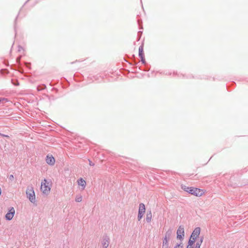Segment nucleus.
Listing matches in <instances>:
<instances>
[{"mask_svg": "<svg viewBox=\"0 0 248 248\" xmlns=\"http://www.w3.org/2000/svg\"><path fill=\"white\" fill-rule=\"evenodd\" d=\"M82 200V196L81 195H77L75 201L77 202H81Z\"/></svg>", "mask_w": 248, "mask_h": 248, "instance_id": "obj_17", "label": "nucleus"}, {"mask_svg": "<svg viewBox=\"0 0 248 248\" xmlns=\"http://www.w3.org/2000/svg\"><path fill=\"white\" fill-rule=\"evenodd\" d=\"M172 233V231L171 229H169L165 234V236L163 238H166L167 239L170 240L171 236Z\"/></svg>", "mask_w": 248, "mask_h": 248, "instance_id": "obj_11", "label": "nucleus"}, {"mask_svg": "<svg viewBox=\"0 0 248 248\" xmlns=\"http://www.w3.org/2000/svg\"><path fill=\"white\" fill-rule=\"evenodd\" d=\"M183 248V245H182V243H180V244H177L174 247V248Z\"/></svg>", "mask_w": 248, "mask_h": 248, "instance_id": "obj_19", "label": "nucleus"}, {"mask_svg": "<svg viewBox=\"0 0 248 248\" xmlns=\"http://www.w3.org/2000/svg\"><path fill=\"white\" fill-rule=\"evenodd\" d=\"M26 193L27 197L29 199V201L33 204L35 203V195L33 187L32 185H30L27 186Z\"/></svg>", "mask_w": 248, "mask_h": 248, "instance_id": "obj_2", "label": "nucleus"}, {"mask_svg": "<svg viewBox=\"0 0 248 248\" xmlns=\"http://www.w3.org/2000/svg\"><path fill=\"white\" fill-rule=\"evenodd\" d=\"M41 190L45 194H48L50 191V184L45 179L41 183Z\"/></svg>", "mask_w": 248, "mask_h": 248, "instance_id": "obj_3", "label": "nucleus"}, {"mask_svg": "<svg viewBox=\"0 0 248 248\" xmlns=\"http://www.w3.org/2000/svg\"><path fill=\"white\" fill-rule=\"evenodd\" d=\"M170 240L167 239L166 238H163L162 245L169 246V241Z\"/></svg>", "mask_w": 248, "mask_h": 248, "instance_id": "obj_16", "label": "nucleus"}, {"mask_svg": "<svg viewBox=\"0 0 248 248\" xmlns=\"http://www.w3.org/2000/svg\"><path fill=\"white\" fill-rule=\"evenodd\" d=\"M20 57L17 58V61H19V60H20Z\"/></svg>", "mask_w": 248, "mask_h": 248, "instance_id": "obj_27", "label": "nucleus"}, {"mask_svg": "<svg viewBox=\"0 0 248 248\" xmlns=\"http://www.w3.org/2000/svg\"><path fill=\"white\" fill-rule=\"evenodd\" d=\"M78 184L79 186H82L81 189L83 190L85 188L86 185V181L83 180L82 178H80L78 180Z\"/></svg>", "mask_w": 248, "mask_h": 248, "instance_id": "obj_10", "label": "nucleus"}, {"mask_svg": "<svg viewBox=\"0 0 248 248\" xmlns=\"http://www.w3.org/2000/svg\"><path fill=\"white\" fill-rule=\"evenodd\" d=\"M140 33H141L140 31H139L138 33V35H140Z\"/></svg>", "mask_w": 248, "mask_h": 248, "instance_id": "obj_28", "label": "nucleus"}, {"mask_svg": "<svg viewBox=\"0 0 248 248\" xmlns=\"http://www.w3.org/2000/svg\"><path fill=\"white\" fill-rule=\"evenodd\" d=\"M20 57L17 58V61H19V60H20Z\"/></svg>", "mask_w": 248, "mask_h": 248, "instance_id": "obj_26", "label": "nucleus"}, {"mask_svg": "<svg viewBox=\"0 0 248 248\" xmlns=\"http://www.w3.org/2000/svg\"><path fill=\"white\" fill-rule=\"evenodd\" d=\"M139 56L140 58L144 57L143 46L142 45L140 46L139 48Z\"/></svg>", "mask_w": 248, "mask_h": 248, "instance_id": "obj_13", "label": "nucleus"}, {"mask_svg": "<svg viewBox=\"0 0 248 248\" xmlns=\"http://www.w3.org/2000/svg\"><path fill=\"white\" fill-rule=\"evenodd\" d=\"M201 232V229L200 227L196 228L193 231L190 237L196 239L199 237Z\"/></svg>", "mask_w": 248, "mask_h": 248, "instance_id": "obj_8", "label": "nucleus"}, {"mask_svg": "<svg viewBox=\"0 0 248 248\" xmlns=\"http://www.w3.org/2000/svg\"><path fill=\"white\" fill-rule=\"evenodd\" d=\"M7 102L8 101V99L6 98H0V103L1 102Z\"/></svg>", "mask_w": 248, "mask_h": 248, "instance_id": "obj_18", "label": "nucleus"}, {"mask_svg": "<svg viewBox=\"0 0 248 248\" xmlns=\"http://www.w3.org/2000/svg\"><path fill=\"white\" fill-rule=\"evenodd\" d=\"M109 237L108 235H105L101 241V244L104 248H107L109 243Z\"/></svg>", "mask_w": 248, "mask_h": 248, "instance_id": "obj_7", "label": "nucleus"}, {"mask_svg": "<svg viewBox=\"0 0 248 248\" xmlns=\"http://www.w3.org/2000/svg\"><path fill=\"white\" fill-rule=\"evenodd\" d=\"M145 211V205L143 203H140L139 205L138 218L140 220L144 215Z\"/></svg>", "mask_w": 248, "mask_h": 248, "instance_id": "obj_5", "label": "nucleus"}, {"mask_svg": "<svg viewBox=\"0 0 248 248\" xmlns=\"http://www.w3.org/2000/svg\"><path fill=\"white\" fill-rule=\"evenodd\" d=\"M8 179H9V180H10L11 181H12L14 180V176L13 174H11V175H10L8 177Z\"/></svg>", "mask_w": 248, "mask_h": 248, "instance_id": "obj_20", "label": "nucleus"}, {"mask_svg": "<svg viewBox=\"0 0 248 248\" xmlns=\"http://www.w3.org/2000/svg\"><path fill=\"white\" fill-rule=\"evenodd\" d=\"M0 136H2V137H8V136L1 134L0 133Z\"/></svg>", "mask_w": 248, "mask_h": 248, "instance_id": "obj_25", "label": "nucleus"}, {"mask_svg": "<svg viewBox=\"0 0 248 248\" xmlns=\"http://www.w3.org/2000/svg\"><path fill=\"white\" fill-rule=\"evenodd\" d=\"M90 161V163H89V164L90 166H94V163H93L91 161Z\"/></svg>", "mask_w": 248, "mask_h": 248, "instance_id": "obj_23", "label": "nucleus"}, {"mask_svg": "<svg viewBox=\"0 0 248 248\" xmlns=\"http://www.w3.org/2000/svg\"><path fill=\"white\" fill-rule=\"evenodd\" d=\"M195 248H197V247H195Z\"/></svg>", "mask_w": 248, "mask_h": 248, "instance_id": "obj_30", "label": "nucleus"}, {"mask_svg": "<svg viewBox=\"0 0 248 248\" xmlns=\"http://www.w3.org/2000/svg\"><path fill=\"white\" fill-rule=\"evenodd\" d=\"M15 214V210L14 207H10L8 212L5 215V218L7 220H11L14 217V216Z\"/></svg>", "mask_w": 248, "mask_h": 248, "instance_id": "obj_6", "label": "nucleus"}, {"mask_svg": "<svg viewBox=\"0 0 248 248\" xmlns=\"http://www.w3.org/2000/svg\"><path fill=\"white\" fill-rule=\"evenodd\" d=\"M169 248V246H163L162 245V247L161 248Z\"/></svg>", "mask_w": 248, "mask_h": 248, "instance_id": "obj_24", "label": "nucleus"}, {"mask_svg": "<svg viewBox=\"0 0 248 248\" xmlns=\"http://www.w3.org/2000/svg\"><path fill=\"white\" fill-rule=\"evenodd\" d=\"M152 218V214L151 211L148 212L146 214V220L147 222H150Z\"/></svg>", "mask_w": 248, "mask_h": 248, "instance_id": "obj_12", "label": "nucleus"}, {"mask_svg": "<svg viewBox=\"0 0 248 248\" xmlns=\"http://www.w3.org/2000/svg\"><path fill=\"white\" fill-rule=\"evenodd\" d=\"M182 188L184 191L196 196L200 197L202 196L203 194V190L198 188L182 186Z\"/></svg>", "mask_w": 248, "mask_h": 248, "instance_id": "obj_1", "label": "nucleus"}, {"mask_svg": "<svg viewBox=\"0 0 248 248\" xmlns=\"http://www.w3.org/2000/svg\"><path fill=\"white\" fill-rule=\"evenodd\" d=\"M141 61L142 63L145 64V60L144 58V57H140Z\"/></svg>", "mask_w": 248, "mask_h": 248, "instance_id": "obj_21", "label": "nucleus"}, {"mask_svg": "<svg viewBox=\"0 0 248 248\" xmlns=\"http://www.w3.org/2000/svg\"><path fill=\"white\" fill-rule=\"evenodd\" d=\"M203 236L201 237L200 239L198 240V241L196 242L195 247L200 248L201 245L203 242Z\"/></svg>", "mask_w": 248, "mask_h": 248, "instance_id": "obj_15", "label": "nucleus"}, {"mask_svg": "<svg viewBox=\"0 0 248 248\" xmlns=\"http://www.w3.org/2000/svg\"><path fill=\"white\" fill-rule=\"evenodd\" d=\"M185 236L184 228L181 226H179L177 231V239L180 240L184 239Z\"/></svg>", "mask_w": 248, "mask_h": 248, "instance_id": "obj_4", "label": "nucleus"}, {"mask_svg": "<svg viewBox=\"0 0 248 248\" xmlns=\"http://www.w3.org/2000/svg\"><path fill=\"white\" fill-rule=\"evenodd\" d=\"M186 248H191V247H187Z\"/></svg>", "mask_w": 248, "mask_h": 248, "instance_id": "obj_29", "label": "nucleus"}, {"mask_svg": "<svg viewBox=\"0 0 248 248\" xmlns=\"http://www.w3.org/2000/svg\"><path fill=\"white\" fill-rule=\"evenodd\" d=\"M196 239L190 237V238L189 239L188 242V246L187 247H191L192 248V246L195 242Z\"/></svg>", "mask_w": 248, "mask_h": 248, "instance_id": "obj_14", "label": "nucleus"}, {"mask_svg": "<svg viewBox=\"0 0 248 248\" xmlns=\"http://www.w3.org/2000/svg\"><path fill=\"white\" fill-rule=\"evenodd\" d=\"M45 86H43V87H41V86H38L37 87V90L38 91H41L42 90H43L44 88H45Z\"/></svg>", "mask_w": 248, "mask_h": 248, "instance_id": "obj_22", "label": "nucleus"}, {"mask_svg": "<svg viewBox=\"0 0 248 248\" xmlns=\"http://www.w3.org/2000/svg\"><path fill=\"white\" fill-rule=\"evenodd\" d=\"M46 162L50 165H53L55 164V160L54 158L53 157L52 155H48L46 159Z\"/></svg>", "mask_w": 248, "mask_h": 248, "instance_id": "obj_9", "label": "nucleus"}]
</instances>
